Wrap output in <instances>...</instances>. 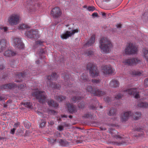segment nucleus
<instances>
[{"label":"nucleus","mask_w":148,"mask_h":148,"mask_svg":"<svg viewBox=\"0 0 148 148\" xmlns=\"http://www.w3.org/2000/svg\"><path fill=\"white\" fill-rule=\"evenodd\" d=\"M123 96V95L120 93H119L115 96V98L116 99H119L122 98Z\"/></svg>","instance_id":"47"},{"label":"nucleus","mask_w":148,"mask_h":148,"mask_svg":"<svg viewBox=\"0 0 148 148\" xmlns=\"http://www.w3.org/2000/svg\"><path fill=\"white\" fill-rule=\"evenodd\" d=\"M54 98L55 99L59 101H62L64 100L66 98L65 96H63L62 95L59 96H55Z\"/></svg>","instance_id":"31"},{"label":"nucleus","mask_w":148,"mask_h":148,"mask_svg":"<svg viewBox=\"0 0 148 148\" xmlns=\"http://www.w3.org/2000/svg\"><path fill=\"white\" fill-rule=\"evenodd\" d=\"M81 99V97L80 96H75L73 97L72 99V101L74 103H75L77 101Z\"/></svg>","instance_id":"37"},{"label":"nucleus","mask_w":148,"mask_h":148,"mask_svg":"<svg viewBox=\"0 0 148 148\" xmlns=\"http://www.w3.org/2000/svg\"><path fill=\"white\" fill-rule=\"evenodd\" d=\"M61 145L62 146H67L69 145L68 142L65 140L60 139L58 141Z\"/></svg>","instance_id":"32"},{"label":"nucleus","mask_w":148,"mask_h":148,"mask_svg":"<svg viewBox=\"0 0 148 148\" xmlns=\"http://www.w3.org/2000/svg\"><path fill=\"white\" fill-rule=\"evenodd\" d=\"M6 47L5 40L2 39L0 40V53L4 51Z\"/></svg>","instance_id":"22"},{"label":"nucleus","mask_w":148,"mask_h":148,"mask_svg":"<svg viewBox=\"0 0 148 148\" xmlns=\"http://www.w3.org/2000/svg\"><path fill=\"white\" fill-rule=\"evenodd\" d=\"M43 42H44L43 41H41L40 40H38L35 42V44L37 45H42Z\"/></svg>","instance_id":"48"},{"label":"nucleus","mask_w":148,"mask_h":148,"mask_svg":"<svg viewBox=\"0 0 148 148\" xmlns=\"http://www.w3.org/2000/svg\"><path fill=\"white\" fill-rule=\"evenodd\" d=\"M142 51L143 57L148 61V50L145 48H143Z\"/></svg>","instance_id":"30"},{"label":"nucleus","mask_w":148,"mask_h":148,"mask_svg":"<svg viewBox=\"0 0 148 148\" xmlns=\"http://www.w3.org/2000/svg\"><path fill=\"white\" fill-rule=\"evenodd\" d=\"M47 121L45 120H41V123L40 125L41 127H42L45 126V124Z\"/></svg>","instance_id":"43"},{"label":"nucleus","mask_w":148,"mask_h":148,"mask_svg":"<svg viewBox=\"0 0 148 148\" xmlns=\"http://www.w3.org/2000/svg\"><path fill=\"white\" fill-rule=\"evenodd\" d=\"M98 15V14L97 13L94 12L92 14V16H95L97 17V16Z\"/></svg>","instance_id":"60"},{"label":"nucleus","mask_w":148,"mask_h":148,"mask_svg":"<svg viewBox=\"0 0 148 148\" xmlns=\"http://www.w3.org/2000/svg\"><path fill=\"white\" fill-rule=\"evenodd\" d=\"M47 103L49 106L50 107L57 108L58 106V103L52 99H50L49 100Z\"/></svg>","instance_id":"26"},{"label":"nucleus","mask_w":148,"mask_h":148,"mask_svg":"<svg viewBox=\"0 0 148 148\" xmlns=\"http://www.w3.org/2000/svg\"><path fill=\"white\" fill-rule=\"evenodd\" d=\"M83 117L85 118H90L93 119H96L95 115H94L93 114H91L89 113L85 114Z\"/></svg>","instance_id":"29"},{"label":"nucleus","mask_w":148,"mask_h":148,"mask_svg":"<svg viewBox=\"0 0 148 148\" xmlns=\"http://www.w3.org/2000/svg\"><path fill=\"white\" fill-rule=\"evenodd\" d=\"M50 112L53 115H55L56 113V111L54 110H51L50 111Z\"/></svg>","instance_id":"58"},{"label":"nucleus","mask_w":148,"mask_h":148,"mask_svg":"<svg viewBox=\"0 0 148 148\" xmlns=\"http://www.w3.org/2000/svg\"><path fill=\"white\" fill-rule=\"evenodd\" d=\"M81 79L83 82H88L90 81V79L88 78V76L84 74H83L81 75Z\"/></svg>","instance_id":"28"},{"label":"nucleus","mask_w":148,"mask_h":148,"mask_svg":"<svg viewBox=\"0 0 148 148\" xmlns=\"http://www.w3.org/2000/svg\"><path fill=\"white\" fill-rule=\"evenodd\" d=\"M95 35H92L88 41V42L85 44L86 46H89L93 45L95 42Z\"/></svg>","instance_id":"24"},{"label":"nucleus","mask_w":148,"mask_h":148,"mask_svg":"<svg viewBox=\"0 0 148 148\" xmlns=\"http://www.w3.org/2000/svg\"><path fill=\"white\" fill-rule=\"evenodd\" d=\"M99 47L101 51L105 53H108L112 47L111 41L106 37L101 38L99 40Z\"/></svg>","instance_id":"1"},{"label":"nucleus","mask_w":148,"mask_h":148,"mask_svg":"<svg viewBox=\"0 0 148 148\" xmlns=\"http://www.w3.org/2000/svg\"><path fill=\"white\" fill-rule=\"evenodd\" d=\"M32 95L38 99L39 102L40 103H44L47 99V97L45 92L39 91L38 89L32 92Z\"/></svg>","instance_id":"6"},{"label":"nucleus","mask_w":148,"mask_h":148,"mask_svg":"<svg viewBox=\"0 0 148 148\" xmlns=\"http://www.w3.org/2000/svg\"><path fill=\"white\" fill-rule=\"evenodd\" d=\"M87 9L89 11H93L95 10V8L93 6H89L88 7Z\"/></svg>","instance_id":"51"},{"label":"nucleus","mask_w":148,"mask_h":148,"mask_svg":"<svg viewBox=\"0 0 148 148\" xmlns=\"http://www.w3.org/2000/svg\"><path fill=\"white\" fill-rule=\"evenodd\" d=\"M37 113L39 115H40L42 117L45 118L46 117V116H44V115L43 114L40 112H38Z\"/></svg>","instance_id":"54"},{"label":"nucleus","mask_w":148,"mask_h":148,"mask_svg":"<svg viewBox=\"0 0 148 148\" xmlns=\"http://www.w3.org/2000/svg\"><path fill=\"white\" fill-rule=\"evenodd\" d=\"M63 126L64 127H68L69 126V125L66 123H63Z\"/></svg>","instance_id":"59"},{"label":"nucleus","mask_w":148,"mask_h":148,"mask_svg":"<svg viewBox=\"0 0 148 148\" xmlns=\"http://www.w3.org/2000/svg\"><path fill=\"white\" fill-rule=\"evenodd\" d=\"M92 81L94 84H98L99 83L100 80L99 79H92Z\"/></svg>","instance_id":"44"},{"label":"nucleus","mask_w":148,"mask_h":148,"mask_svg":"<svg viewBox=\"0 0 148 148\" xmlns=\"http://www.w3.org/2000/svg\"><path fill=\"white\" fill-rule=\"evenodd\" d=\"M22 104L23 105L25 106V107H27L29 108H30L32 106V104L29 102H23Z\"/></svg>","instance_id":"38"},{"label":"nucleus","mask_w":148,"mask_h":148,"mask_svg":"<svg viewBox=\"0 0 148 148\" xmlns=\"http://www.w3.org/2000/svg\"><path fill=\"white\" fill-rule=\"evenodd\" d=\"M138 106L143 108H148V103L146 102H140L138 104Z\"/></svg>","instance_id":"27"},{"label":"nucleus","mask_w":148,"mask_h":148,"mask_svg":"<svg viewBox=\"0 0 148 148\" xmlns=\"http://www.w3.org/2000/svg\"><path fill=\"white\" fill-rule=\"evenodd\" d=\"M97 107L96 106H95L93 105H92L90 107V109L92 110H96L97 109Z\"/></svg>","instance_id":"53"},{"label":"nucleus","mask_w":148,"mask_h":148,"mask_svg":"<svg viewBox=\"0 0 148 148\" xmlns=\"http://www.w3.org/2000/svg\"><path fill=\"white\" fill-rule=\"evenodd\" d=\"M12 39L13 45L15 47L19 49L23 48L24 45L20 38L14 37Z\"/></svg>","instance_id":"13"},{"label":"nucleus","mask_w":148,"mask_h":148,"mask_svg":"<svg viewBox=\"0 0 148 148\" xmlns=\"http://www.w3.org/2000/svg\"><path fill=\"white\" fill-rule=\"evenodd\" d=\"M66 105L68 110L70 113H73L77 111L76 107L74 106L73 104L69 103H66Z\"/></svg>","instance_id":"20"},{"label":"nucleus","mask_w":148,"mask_h":148,"mask_svg":"<svg viewBox=\"0 0 148 148\" xmlns=\"http://www.w3.org/2000/svg\"><path fill=\"white\" fill-rule=\"evenodd\" d=\"M26 86V84H21L19 86H18V88L20 90H22L24 89L25 87Z\"/></svg>","instance_id":"42"},{"label":"nucleus","mask_w":148,"mask_h":148,"mask_svg":"<svg viewBox=\"0 0 148 148\" xmlns=\"http://www.w3.org/2000/svg\"><path fill=\"white\" fill-rule=\"evenodd\" d=\"M116 27L117 28H121V25L120 24H117L116 25Z\"/></svg>","instance_id":"62"},{"label":"nucleus","mask_w":148,"mask_h":148,"mask_svg":"<svg viewBox=\"0 0 148 148\" xmlns=\"http://www.w3.org/2000/svg\"><path fill=\"white\" fill-rule=\"evenodd\" d=\"M110 132L111 135L112 136L114 137L115 138L120 140L119 142H114V145H120L127 143H128V140L126 139V138L125 137H123L119 135H117L118 132L116 130H112Z\"/></svg>","instance_id":"4"},{"label":"nucleus","mask_w":148,"mask_h":148,"mask_svg":"<svg viewBox=\"0 0 148 148\" xmlns=\"http://www.w3.org/2000/svg\"><path fill=\"white\" fill-rule=\"evenodd\" d=\"M143 16L146 17L147 16L148 18V10L146 11L143 14Z\"/></svg>","instance_id":"56"},{"label":"nucleus","mask_w":148,"mask_h":148,"mask_svg":"<svg viewBox=\"0 0 148 148\" xmlns=\"http://www.w3.org/2000/svg\"><path fill=\"white\" fill-rule=\"evenodd\" d=\"M86 90L88 92L93 94L94 95L101 97L106 94V92L96 88H93L91 86H88Z\"/></svg>","instance_id":"7"},{"label":"nucleus","mask_w":148,"mask_h":148,"mask_svg":"<svg viewBox=\"0 0 148 148\" xmlns=\"http://www.w3.org/2000/svg\"><path fill=\"white\" fill-rule=\"evenodd\" d=\"M31 125V123L27 121H25L24 123V126L27 128H29Z\"/></svg>","instance_id":"39"},{"label":"nucleus","mask_w":148,"mask_h":148,"mask_svg":"<svg viewBox=\"0 0 148 148\" xmlns=\"http://www.w3.org/2000/svg\"><path fill=\"white\" fill-rule=\"evenodd\" d=\"M143 72L134 71H132V74L136 76H140L142 75Z\"/></svg>","instance_id":"35"},{"label":"nucleus","mask_w":148,"mask_h":148,"mask_svg":"<svg viewBox=\"0 0 148 148\" xmlns=\"http://www.w3.org/2000/svg\"><path fill=\"white\" fill-rule=\"evenodd\" d=\"M110 86L113 88H117L119 87V83L116 79H112L109 84Z\"/></svg>","instance_id":"21"},{"label":"nucleus","mask_w":148,"mask_h":148,"mask_svg":"<svg viewBox=\"0 0 148 148\" xmlns=\"http://www.w3.org/2000/svg\"><path fill=\"white\" fill-rule=\"evenodd\" d=\"M138 48L136 46L131 42L128 43L126 45L124 50L125 54L132 55L137 53Z\"/></svg>","instance_id":"5"},{"label":"nucleus","mask_w":148,"mask_h":148,"mask_svg":"<svg viewBox=\"0 0 148 148\" xmlns=\"http://www.w3.org/2000/svg\"><path fill=\"white\" fill-rule=\"evenodd\" d=\"M7 98L5 96L3 95H0V101H4L6 100Z\"/></svg>","instance_id":"45"},{"label":"nucleus","mask_w":148,"mask_h":148,"mask_svg":"<svg viewBox=\"0 0 148 148\" xmlns=\"http://www.w3.org/2000/svg\"><path fill=\"white\" fill-rule=\"evenodd\" d=\"M85 105L84 102L83 101H82L78 104V106L80 108H83Z\"/></svg>","instance_id":"41"},{"label":"nucleus","mask_w":148,"mask_h":148,"mask_svg":"<svg viewBox=\"0 0 148 148\" xmlns=\"http://www.w3.org/2000/svg\"><path fill=\"white\" fill-rule=\"evenodd\" d=\"M144 129L142 128H135V133H136L137 134L134 135V136H135V137H136L139 136L143 135L144 133L142 130Z\"/></svg>","instance_id":"23"},{"label":"nucleus","mask_w":148,"mask_h":148,"mask_svg":"<svg viewBox=\"0 0 148 148\" xmlns=\"http://www.w3.org/2000/svg\"><path fill=\"white\" fill-rule=\"evenodd\" d=\"M45 53V51L43 49H41L40 50V51L39 53V55L40 57V59H43L45 57V55L43 54Z\"/></svg>","instance_id":"33"},{"label":"nucleus","mask_w":148,"mask_h":148,"mask_svg":"<svg viewBox=\"0 0 148 148\" xmlns=\"http://www.w3.org/2000/svg\"><path fill=\"white\" fill-rule=\"evenodd\" d=\"M86 54L88 56H91L92 55H93V51L91 50H88L86 51Z\"/></svg>","instance_id":"40"},{"label":"nucleus","mask_w":148,"mask_h":148,"mask_svg":"<svg viewBox=\"0 0 148 148\" xmlns=\"http://www.w3.org/2000/svg\"><path fill=\"white\" fill-rule=\"evenodd\" d=\"M110 98L108 97H106L104 98V100L108 103H109V102L110 101Z\"/></svg>","instance_id":"49"},{"label":"nucleus","mask_w":148,"mask_h":148,"mask_svg":"<svg viewBox=\"0 0 148 148\" xmlns=\"http://www.w3.org/2000/svg\"><path fill=\"white\" fill-rule=\"evenodd\" d=\"M16 55V53L13 51L10 50H6L5 51L4 55L6 57H10Z\"/></svg>","instance_id":"25"},{"label":"nucleus","mask_w":148,"mask_h":148,"mask_svg":"<svg viewBox=\"0 0 148 148\" xmlns=\"http://www.w3.org/2000/svg\"><path fill=\"white\" fill-rule=\"evenodd\" d=\"M19 29H24L25 28H29L28 25L24 24H21L19 25L18 27Z\"/></svg>","instance_id":"36"},{"label":"nucleus","mask_w":148,"mask_h":148,"mask_svg":"<svg viewBox=\"0 0 148 148\" xmlns=\"http://www.w3.org/2000/svg\"><path fill=\"white\" fill-rule=\"evenodd\" d=\"M124 93H127L130 95H132L135 98H139V92L136 88H131L124 90Z\"/></svg>","instance_id":"15"},{"label":"nucleus","mask_w":148,"mask_h":148,"mask_svg":"<svg viewBox=\"0 0 148 148\" xmlns=\"http://www.w3.org/2000/svg\"><path fill=\"white\" fill-rule=\"evenodd\" d=\"M140 62V60L138 58H132L124 60L123 63L125 65L132 66Z\"/></svg>","instance_id":"10"},{"label":"nucleus","mask_w":148,"mask_h":148,"mask_svg":"<svg viewBox=\"0 0 148 148\" xmlns=\"http://www.w3.org/2000/svg\"><path fill=\"white\" fill-rule=\"evenodd\" d=\"M141 114L140 112L133 113L131 111L126 112L121 115V120L122 122H125L131 117H133L134 120H137L141 118Z\"/></svg>","instance_id":"2"},{"label":"nucleus","mask_w":148,"mask_h":148,"mask_svg":"<svg viewBox=\"0 0 148 148\" xmlns=\"http://www.w3.org/2000/svg\"><path fill=\"white\" fill-rule=\"evenodd\" d=\"M116 110L115 108L111 109L108 114V115L110 116H113L116 114Z\"/></svg>","instance_id":"34"},{"label":"nucleus","mask_w":148,"mask_h":148,"mask_svg":"<svg viewBox=\"0 0 148 148\" xmlns=\"http://www.w3.org/2000/svg\"><path fill=\"white\" fill-rule=\"evenodd\" d=\"M16 87V85L15 84L9 83L1 86L0 88L1 89H14Z\"/></svg>","instance_id":"19"},{"label":"nucleus","mask_w":148,"mask_h":148,"mask_svg":"<svg viewBox=\"0 0 148 148\" xmlns=\"http://www.w3.org/2000/svg\"><path fill=\"white\" fill-rule=\"evenodd\" d=\"M19 125V123H15L14 125V127H17Z\"/></svg>","instance_id":"64"},{"label":"nucleus","mask_w":148,"mask_h":148,"mask_svg":"<svg viewBox=\"0 0 148 148\" xmlns=\"http://www.w3.org/2000/svg\"><path fill=\"white\" fill-rule=\"evenodd\" d=\"M87 68L89 70L90 75L92 77L99 75V71L97 67L94 64L90 63H88L87 65Z\"/></svg>","instance_id":"8"},{"label":"nucleus","mask_w":148,"mask_h":148,"mask_svg":"<svg viewBox=\"0 0 148 148\" xmlns=\"http://www.w3.org/2000/svg\"><path fill=\"white\" fill-rule=\"evenodd\" d=\"M79 32V30L77 29L72 30L71 31H66L65 33L61 34L60 36L62 39H66Z\"/></svg>","instance_id":"12"},{"label":"nucleus","mask_w":148,"mask_h":148,"mask_svg":"<svg viewBox=\"0 0 148 148\" xmlns=\"http://www.w3.org/2000/svg\"><path fill=\"white\" fill-rule=\"evenodd\" d=\"M15 62V60H13L12 62H9V64L11 65V66H12V65L14 64Z\"/></svg>","instance_id":"61"},{"label":"nucleus","mask_w":148,"mask_h":148,"mask_svg":"<svg viewBox=\"0 0 148 148\" xmlns=\"http://www.w3.org/2000/svg\"><path fill=\"white\" fill-rule=\"evenodd\" d=\"M102 70L104 75H107L113 73L114 71V69L110 65H106L102 67Z\"/></svg>","instance_id":"14"},{"label":"nucleus","mask_w":148,"mask_h":148,"mask_svg":"<svg viewBox=\"0 0 148 148\" xmlns=\"http://www.w3.org/2000/svg\"><path fill=\"white\" fill-rule=\"evenodd\" d=\"M57 129L60 131H62L64 130V127L62 125H58L57 127Z\"/></svg>","instance_id":"50"},{"label":"nucleus","mask_w":148,"mask_h":148,"mask_svg":"<svg viewBox=\"0 0 148 148\" xmlns=\"http://www.w3.org/2000/svg\"><path fill=\"white\" fill-rule=\"evenodd\" d=\"M51 13L54 18H56L60 16L61 15L62 12L59 7H56L52 9Z\"/></svg>","instance_id":"17"},{"label":"nucleus","mask_w":148,"mask_h":148,"mask_svg":"<svg viewBox=\"0 0 148 148\" xmlns=\"http://www.w3.org/2000/svg\"><path fill=\"white\" fill-rule=\"evenodd\" d=\"M15 130L16 129L15 128H13V129H12L10 131V133L11 134H14V132Z\"/></svg>","instance_id":"57"},{"label":"nucleus","mask_w":148,"mask_h":148,"mask_svg":"<svg viewBox=\"0 0 148 148\" xmlns=\"http://www.w3.org/2000/svg\"><path fill=\"white\" fill-rule=\"evenodd\" d=\"M25 35L28 38L31 39H37L40 37L38 30L32 29L26 31Z\"/></svg>","instance_id":"9"},{"label":"nucleus","mask_w":148,"mask_h":148,"mask_svg":"<svg viewBox=\"0 0 148 148\" xmlns=\"http://www.w3.org/2000/svg\"><path fill=\"white\" fill-rule=\"evenodd\" d=\"M144 84L146 87L148 86V78H146L144 80Z\"/></svg>","instance_id":"52"},{"label":"nucleus","mask_w":148,"mask_h":148,"mask_svg":"<svg viewBox=\"0 0 148 148\" xmlns=\"http://www.w3.org/2000/svg\"><path fill=\"white\" fill-rule=\"evenodd\" d=\"M1 27L2 28L1 31H2L3 30L4 32H5L8 30V28L7 27Z\"/></svg>","instance_id":"55"},{"label":"nucleus","mask_w":148,"mask_h":148,"mask_svg":"<svg viewBox=\"0 0 148 148\" xmlns=\"http://www.w3.org/2000/svg\"><path fill=\"white\" fill-rule=\"evenodd\" d=\"M58 77V75L56 73H53L51 75H49L47 76V84L49 88H52L57 89H59L60 88V86L59 85L56 84L52 82V81L56 80Z\"/></svg>","instance_id":"3"},{"label":"nucleus","mask_w":148,"mask_h":148,"mask_svg":"<svg viewBox=\"0 0 148 148\" xmlns=\"http://www.w3.org/2000/svg\"><path fill=\"white\" fill-rule=\"evenodd\" d=\"M61 116L62 117H64L66 118H67L68 117L67 115H62Z\"/></svg>","instance_id":"63"},{"label":"nucleus","mask_w":148,"mask_h":148,"mask_svg":"<svg viewBox=\"0 0 148 148\" xmlns=\"http://www.w3.org/2000/svg\"><path fill=\"white\" fill-rule=\"evenodd\" d=\"M19 16L16 14L11 15L8 18L9 23L11 25H16L18 23Z\"/></svg>","instance_id":"11"},{"label":"nucleus","mask_w":148,"mask_h":148,"mask_svg":"<svg viewBox=\"0 0 148 148\" xmlns=\"http://www.w3.org/2000/svg\"><path fill=\"white\" fill-rule=\"evenodd\" d=\"M62 76L65 81V83H64L63 84L66 86V88L67 87H71L72 84L70 81H72V80L69 79L68 73L65 72L64 74H62Z\"/></svg>","instance_id":"16"},{"label":"nucleus","mask_w":148,"mask_h":148,"mask_svg":"<svg viewBox=\"0 0 148 148\" xmlns=\"http://www.w3.org/2000/svg\"><path fill=\"white\" fill-rule=\"evenodd\" d=\"M3 60L2 58H0V71L2 70L5 68L3 65L1 63V61Z\"/></svg>","instance_id":"46"},{"label":"nucleus","mask_w":148,"mask_h":148,"mask_svg":"<svg viewBox=\"0 0 148 148\" xmlns=\"http://www.w3.org/2000/svg\"><path fill=\"white\" fill-rule=\"evenodd\" d=\"M28 73L27 72H16L15 73V77L16 79H19V80L16 81V82H20L22 81V79L28 77Z\"/></svg>","instance_id":"18"}]
</instances>
